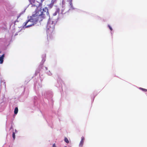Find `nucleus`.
I'll return each mask as SVG.
<instances>
[{
    "label": "nucleus",
    "mask_w": 147,
    "mask_h": 147,
    "mask_svg": "<svg viewBox=\"0 0 147 147\" xmlns=\"http://www.w3.org/2000/svg\"><path fill=\"white\" fill-rule=\"evenodd\" d=\"M53 3H52L51 4L49 5L50 6V7H51L53 5Z\"/></svg>",
    "instance_id": "obj_15"
},
{
    "label": "nucleus",
    "mask_w": 147,
    "mask_h": 147,
    "mask_svg": "<svg viewBox=\"0 0 147 147\" xmlns=\"http://www.w3.org/2000/svg\"><path fill=\"white\" fill-rule=\"evenodd\" d=\"M56 22L55 21H50L47 24L46 31L47 32V40L51 39L55 34V26Z\"/></svg>",
    "instance_id": "obj_2"
},
{
    "label": "nucleus",
    "mask_w": 147,
    "mask_h": 147,
    "mask_svg": "<svg viewBox=\"0 0 147 147\" xmlns=\"http://www.w3.org/2000/svg\"><path fill=\"white\" fill-rule=\"evenodd\" d=\"M53 147H56L55 144H53Z\"/></svg>",
    "instance_id": "obj_16"
},
{
    "label": "nucleus",
    "mask_w": 147,
    "mask_h": 147,
    "mask_svg": "<svg viewBox=\"0 0 147 147\" xmlns=\"http://www.w3.org/2000/svg\"><path fill=\"white\" fill-rule=\"evenodd\" d=\"M29 0L31 4H32V3H34L35 1V0Z\"/></svg>",
    "instance_id": "obj_11"
},
{
    "label": "nucleus",
    "mask_w": 147,
    "mask_h": 147,
    "mask_svg": "<svg viewBox=\"0 0 147 147\" xmlns=\"http://www.w3.org/2000/svg\"><path fill=\"white\" fill-rule=\"evenodd\" d=\"M5 56V54H3L0 57V63L2 64L3 61V59Z\"/></svg>",
    "instance_id": "obj_5"
},
{
    "label": "nucleus",
    "mask_w": 147,
    "mask_h": 147,
    "mask_svg": "<svg viewBox=\"0 0 147 147\" xmlns=\"http://www.w3.org/2000/svg\"><path fill=\"white\" fill-rule=\"evenodd\" d=\"M36 8H37V6H36Z\"/></svg>",
    "instance_id": "obj_17"
},
{
    "label": "nucleus",
    "mask_w": 147,
    "mask_h": 147,
    "mask_svg": "<svg viewBox=\"0 0 147 147\" xmlns=\"http://www.w3.org/2000/svg\"><path fill=\"white\" fill-rule=\"evenodd\" d=\"M64 141L67 143H69V141L67 138H65L64 139Z\"/></svg>",
    "instance_id": "obj_8"
},
{
    "label": "nucleus",
    "mask_w": 147,
    "mask_h": 147,
    "mask_svg": "<svg viewBox=\"0 0 147 147\" xmlns=\"http://www.w3.org/2000/svg\"><path fill=\"white\" fill-rule=\"evenodd\" d=\"M57 11H56L54 14H53V15L54 16H56L57 14Z\"/></svg>",
    "instance_id": "obj_14"
},
{
    "label": "nucleus",
    "mask_w": 147,
    "mask_h": 147,
    "mask_svg": "<svg viewBox=\"0 0 147 147\" xmlns=\"http://www.w3.org/2000/svg\"><path fill=\"white\" fill-rule=\"evenodd\" d=\"M64 147H67L65 146Z\"/></svg>",
    "instance_id": "obj_18"
},
{
    "label": "nucleus",
    "mask_w": 147,
    "mask_h": 147,
    "mask_svg": "<svg viewBox=\"0 0 147 147\" xmlns=\"http://www.w3.org/2000/svg\"><path fill=\"white\" fill-rule=\"evenodd\" d=\"M72 0H67V1L68 2L69 4L70 5V7L71 8H72L73 5L72 3Z\"/></svg>",
    "instance_id": "obj_6"
},
{
    "label": "nucleus",
    "mask_w": 147,
    "mask_h": 147,
    "mask_svg": "<svg viewBox=\"0 0 147 147\" xmlns=\"http://www.w3.org/2000/svg\"><path fill=\"white\" fill-rule=\"evenodd\" d=\"M38 12L35 11V14H33L32 16L30 17V19L25 23V25L29 22H32V23L28 26H31L35 24L37 21L40 22L45 18V14L40 12V14H38Z\"/></svg>",
    "instance_id": "obj_1"
},
{
    "label": "nucleus",
    "mask_w": 147,
    "mask_h": 147,
    "mask_svg": "<svg viewBox=\"0 0 147 147\" xmlns=\"http://www.w3.org/2000/svg\"><path fill=\"white\" fill-rule=\"evenodd\" d=\"M18 111V109L17 107H16L14 111V113L15 114H16Z\"/></svg>",
    "instance_id": "obj_7"
},
{
    "label": "nucleus",
    "mask_w": 147,
    "mask_h": 147,
    "mask_svg": "<svg viewBox=\"0 0 147 147\" xmlns=\"http://www.w3.org/2000/svg\"><path fill=\"white\" fill-rule=\"evenodd\" d=\"M29 19H28V20L26 22H24L23 24V26L24 27H25L26 28H28L30 27V26H28V25H29L30 24H31L32 23V22H29L28 23H27L26 25H25V23L26 22H27L29 20Z\"/></svg>",
    "instance_id": "obj_4"
},
{
    "label": "nucleus",
    "mask_w": 147,
    "mask_h": 147,
    "mask_svg": "<svg viewBox=\"0 0 147 147\" xmlns=\"http://www.w3.org/2000/svg\"><path fill=\"white\" fill-rule=\"evenodd\" d=\"M12 136L13 139V140H14L15 138V133L14 132H13V133Z\"/></svg>",
    "instance_id": "obj_10"
},
{
    "label": "nucleus",
    "mask_w": 147,
    "mask_h": 147,
    "mask_svg": "<svg viewBox=\"0 0 147 147\" xmlns=\"http://www.w3.org/2000/svg\"><path fill=\"white\" fill-rule=\"evenodd\" d=\"M108 27H109V28L112 31V28L111 27V26L110 25H109Z\"/></svg>",
    "instance_id": "obj_13"
},
{
    "label": "nucleus",
    "mask_w": 147,
    "mask_h": 147,
    "mask_svg": "<svg viewBox=\"0 0 147 147\" xmlns=\"http://www.w3.org/2000/svg\"><path fill=\"white\" fill-rule=\"evenodd\" d=\"M139 89L142 90L144 92H147V90L146 89H145L144 88H140Z\"/></svg>",
    "instance_id": "obj_9"
},
{
    "label": "nucleus",
    "mask_w": 147,
    "mask_h": 147,
    "mask_svg": "<svg viewBox=\"0 0 147 147\" xmlns=\"http://www.w3.org/2000/svg\"><path fill=\"white\" fill-rule=\"evenodd\" d=\"M21 14H20L19 16H18V17H17V19H18L20 16L21 15ZM16 21H17V22H18V19L16 21H15V22H16Z\"/></svg>",
    "instance_id": "obj_12"
},
{
    "label": "nucleus",
    "mask_w": 147,
    "mask_h": 147,
    "mask_svg": "<svg viewBox=\"0 0 147 147\" xmlns=\"http://www.w3.org/2000/svg\"><path fill=\"white\" fill-rule=\"evenodd\" d=\"M85 140V138L84 137L82 136L81 138V140L79 144V146L80 147H82L83 144V143L84 142V141Z\"/></svg>",
    "instance_id": "obj_3"
}]
</instances>
